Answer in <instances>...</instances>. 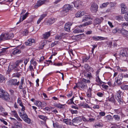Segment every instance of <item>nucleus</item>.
Masks as SVG:
<instances>
[{"mask_svg":"<svg viewBox=\"0 0 128 128\" xmlns=\"http://www.w3.org/2000/svg\"><path fill=\"white\" fill-rule=\"evenodd\" d=\"M24 66L23 60H19L16 61L14 64L13 68L16 72L22 71V68Z\"/></svg>","mask_w":128,"mask_h":128,"instance_id":"obj_1","label":"nucleus"},{"mask_svg":"<svg viewBox=\"0 0 128 128\" xmlns=\"http://www.w3.org/2000/svg\"><path fill=\"white\" fill-rule=\"evenodd\" d=\"M14 36V34L12 33L2 34L0 36V40H5L10 39L13 37Z\"/></svg>","mask_w":128,"mask_h":128,"instance_id":"obj_2","label":"nucleus"},{"mask_svg":"<svg viewBox=\"0 0 128 128\" xmlns=\"http://www.w3.org/2000/svg\"><path fill=\"white\" fill-rule=\"evenodd\" d=\"M73 8V6L70 5L69 4H66L64 5L62 8L61 13L63 16H65L66 14V13L68 12L69 10H71Z\"/></svg>","mask_w":128,"mask_h":128,"instance_id":"obj_3","label":"nucleus"},{"mask_svg":"<svg viewBox=\"0 0 128 128\" xmlns=\"http://www.w3.org/2000/svg\"><path fill=\"white\" fill-rule=\"evenodd\" d=\"M0 98L6 101H8L10 99L9 94L6 91L2 94L0 93Z\"/></svg>","mask_w":128,"mask_h":128,"instance_id":"obj_4","label":"nucleus"},{"mask_svg":"<svg viewBox=\"0 0 128 128\" xmlns=\"http://www.w3.org/2000/svg\"><path fill=\"white\" fill-rule=\"evenodd\" d=\"M23 114L22 116H20V117L26 122L28 124H30L31 122V120L28 117L27 115L26 114L22 113Z\"/></svg>","mask_w":128,"mask_h":128,"instance_id":"obj_5","label":"nucleus"},{"mask_svg":"<svg viewBox=\"0 0 128 128\" xmlns=\"http://www.w3.org/2000/svg\"><path fill=\"white\" fill-rule=\"evenodd\" d=\"M72 122H73V125L77 126L81 122V117L75 118L72 120Z\"/></svg>","mask_w":128,"mask_h":128,"instance_id":"obj_6","label":"nucleus"},{"mask_svg":"<svg viewBox=\"0 0 128 128\" xmlns=\"http://www.w3.org/2000/svg\"><path fill=\"white\" fill-rule=\"evenodd\" d=\"M98 6L96 4L92 3L90 8V10L92 12H96L97 11Z\"/></svg>","mask_w":128,"mask_h":128,"instance_id":"obj_7","label":"nucleus"},{"mask_svg":"<svg viewBox=\"0 0 128 128\" xmlns=\"http://www.w3.org/2000/svg\"><path fill=\"white\" fill-rule=\"evenodd\" d=\"M76 88L80 87L82 89H86L87 88V86L86 83L83 82H78V84L76 85Z\"/></svg>","mask_w":128,"mask_h":128,"instance_id":"obj_8","label":"nucleus"},{"mask_svg":"<svg viewBox=\"0 0 128 128\" xmlns=\"http://www.w3.org/2000/svg\"><path fill=\"white\" fill-rule=\"evenodd\" d=\"M120 93V92H118L116 95L115 97L116 99L119 102L120 104H121L123 103V100L121 97Z\"/></svg>","mask_w":128,"mask_h":128,"instance_id":"obj_9","label":"nucleus"},{"mask_svg":"<svg viewBox=\"0 0 128 128\" xmlns=\"http://www.w3.org/2000/svg\"><path fill=\"white\" fill-rule=\"evenodd\" d=\"M123 78L122 75L120 74L118 75V77L115 78L116 82L118 85H120L121 84V81Z\"/></svg>","mask_w":128,"mask_h":128,"instance_id":"obj_10","label":"nucleus"},{"mask_svg":"<svg viewBox=\"0 0 128 128\" xmlns=\"http://www.w3.org/2000/svg\"><path fill=\"white\" fill-rule=\"evenodd\" d=\"M82 2L80 1H76L74 3V6L78 9L81 8L82 5Z\"/></svg>","mask_w":128,"mask_h":128,"instance_id":"obj_11","label":"nucleus"},{"mask_svg":"<svg viewBox=\"0 0 128 128\" xmlns=\"http://www.w3.org/2000/svg\"><path fill=\"white\" fill-rule=\"evenodd\" d=\"M72 25V24L70 22L66 23L65 24L64 29L66 31L69 32L70 31V26Z\"/></svg>","mask_w":128,"mask_h":128,"instance_id":"obj_12","label":"nucleus"},{"mask_svg":"<svg viewBox=\"0 0 128 128\" xmlns=\"http://www.w3.org/2000/svg\"><path fill=\"white\" fill-rule=\"evenodd\" d=\"M9 82L11 84L15 86H18L19 85V82H17V80L16 79H12L9 80Z\"/></svg>","mask_w":128,"mask_h":128,"instance_id":"obj_13","label":"nucleus"},{"mask_svg":"<svg viewBox=\"0 0 128 128\" xmlns=\"http://www.w3.org/2000/svg\"><path fill=\"white\" fill-rule=\"evenodd\" d=\"M120 33H121L124 36H128V31L123 28H120Z\"/></svg>","mask_w":128,"mask_h":128,"instance_id":"obj_14","label":"nucleus"},{"mask_svg":"<svg viewBox=\"0 0 128 128\" xmlns=\"http://www.w3.org/2000/svg\"><path fill=\"white\" fill-rule=\"evenodd\" d=\"M103 20L104 18L102 17L96 18L94 20V23L96 25L99 24L101 23Z\"/></svg>","mask_w":128,"mask_h":128,"instance_id":"obj_15","label":"nucleus"},{"mask_svg":"<svg viewBox=\"0 0 128 128\" xmlns=\"http://www.w3.org/2000/svg\"><path fill=\"white\" fill-rule=\"evenodd\" d=\"M96 81L98 83V85L100 86H101V84L103 83V82L101 81L99 77L98 74L96 75Z\"/></svg>","mask_w":128,"mask_h":128,"instance_id":"obj_16","label":"nucleus"},{"mask_svg":"<svg viewBox=\"0 0 128 128\" xmlns=\"http://www.w3.org/2000/svg\"><path fill=\"white\" fill-rule=\"evenodd\" d=\"M84 67L87 71H89L92 72L94 71L93 69L87 64H85L84 66Z\"/></svg>","mask_w":128,"mask_h":128,"instance_id":"obj_17","label":"nucleus"},{"mask_svg":"<svg viewBox=\"0 0 128 128\" xmlns=\"http://www.w3.org/2000/svg\"><path fill=\"white\" fill-rule=\"evenodd\" d=\"M120 57H126L127 55V52L126 50L122 49L120 50Z\"/></svg>","mask_w":128,"mask_h":128,"instance_id":"obj_18","label":"nucleus"},{"mask_svg":"<svg viewBox=\"0 0 128 128\" xmlns=\"http://www.w3.org/2000/svg\"><path fill=\"white\" fill-rule=\"evenodd\" d=\"M34 39H29L27 42H25L26 45V46H30L32 43L34 42Z\"/></svg>","mask_w":128,"mask_h":128,"instance_id":"obj_19","label":"nucleus"},{"mask_svg":"<svg viewBox=\"0 0 128 128\" xmlns=\"http://www.w3.org/2000/svg\"><path fill=\"white\" fill-rule=\"evenodd\" d=\"M43 103L44 104V103L40 101H37L36 103L35 104L38 107L42 108V107H44V105L45 106H46V104L45 103L44 104H43Z\"/></svg>","mask_w":128,"mask_h":128,"instance_id":"obj_20","label":"nucleus"},{"mask_svg":"<svg viewBox=\"0 0 128 128\" xmlns=\"http://www.w3.org/2000/svg\"><path fill=\"white\" fill-rule=\"evenodd\" d=\"M46 41L45 40H43L41 41L40 43V48L42 49L44 46L46 45Z\"/></svg>","mask_w":128,"mask_h":128,"instance_id":"obj_21","label":"nucleus"},{"mask_svg":"<svg viewBox=\"0 0 128 128\" xmlns=\"http://www.w3.org/2000/svg\"><path fill=\"white\" fill-rule=\"evenodd\" d=\"M8 48H7L1 49L0 51V54L2 55L6 54L8 52L7 50Z\"/></svg>","mask_w":128,"mask_h":128,"instance_id":"obj_22","label":"nucleus"},{"mask_svg":"<svg viewBox=\"0 0 128 128\" xmlns=\"http://www.w3.org/2000/svg\"><path fill=\"white\" fill-rule=\"evenodd\" d=\"M47 15V14L46 13L43 14H42L40 16V17L38 19L37 22V23L38 24H39L40 22L45 17H46Z\"/></svg>","mask_w":128,"mask_h":128,"instance_id":"obj_23","label":"nucleus"},{"mask_svg":"<svg viewBox=\"0 0 128 128\" xmlns=\"http://www.w3.org/2000/svg\"><path fill=\"white\" fill-rule=\"evenodd\" d=\"M20 106L22 107V108L21 110L22 112H19V116H22V114H22L23 113L24 114H26L24 111L25 110V108L23 104H21L20 105Z\"/></svg>","mask_w":128,"mask_h":128,"instance_id":"obj_24","label":"nucleus"},{"mask_svg":"<svg viewBox=\"0 0 128 128\" xmlns=\"http://www.w3.org/2000/svg\"><path fill=\"white\" fill-rule=\"evenodd\" d=\"M50 32H46L43 34V37L44 38L47 39L50 36Z\"/></svg>","mask_w":128,"mask_h":128,"instance_id":"obj_25","label":"nucleus"},{"mask_svg":"<svg viewBox=\"0 0 128 128\" xmlns=\"http://www.w3.org/2000/svg\"><path fill=\"white\" fill-rule=\"evenodd\" d=\"M84 11H80L78 12L76 14L75 16L76 17H79L83 16L84 14Z\"/></svg>","mask_w":128,"mask_h":128,"instance_id":"obj_26","label":"nucleus"},{"mask_svg":"<svg viewBox=\"0 0 128 128\" xmlns=\"http://www.w3.org/2000/svg\"><path fill=\"white\" fill-rule=\"evenodd\" d=\"M21 52V50L17 48H14L12 52V54L14 55L18 54Z\"/></svg>","mask_w":128,"mask_h":128,"instance_id":"obj_27","label":"nucleus"},{"mask_svg":"<svg viewBox=\"0 0 128 128\" xmlns=\"http://www.w3.org/2000/svg\"><path fill=\"white\" fill-rule=\"evenodd\" d=\"M108 100L114 103L115 100L114 98V96L112 94L111 97H109L108 98Z\"/></svg>","mask_w":128,"mask_h":128,"instance_id":"obj_28","label":"nucleus"},{"mask_svg":"<svg viewBox=\"0 0 128 128\" xmlns=\"http://www.w3.org/2000/svg\"><path fill=\"white\" fill-rule=\"evenodd\" d=\"M92 20V19L90 17V16H88L85 15L84 16L83 18L82 19V22H85L88 21V19Z\"/></svg>","mask_w":128,"mask_h":128,"instance_id":"obj_29","label":"nucleus"},{"mask_svg":"<svg viewBox=\"0 0 128 128\" xmlns=\"http://www.w3.org/2000/svg\"><path fill=\"white\" fill-rule=\"evenodd\" d=\"M46 0H38L37 2V6L38 7L44 4L46 2Z\"/></svg>","mask_w":128,"mask_h":128,"instance_id":"obj_30","label":"nucleus"},{"mask_svg":"<svg viewBox=\"0 0 128 128\" xmlns=\"http://www.w3.org/2000/svg\"><path fill=\"white\" fill-rule=\"evenodd\" d=\"M92 24V21H89L88 22L85 23L83 24H81L79 26V28L84 27L85 26H86L90 24Z\"/></svg>","mask_w":128,"mask_h":128,"instance_id":"obj_31","label":"nucleus"},{"mask_svg":"<svg viewBox=\"0 0 128 128\" xmlns=\"http://www.w3.org/2000/svg\"><path fill=\"white\" fill-rule=\"evenodd\" d=\"M55 21V20L54 18H52L50 19L48 21V24L50 25L54 23Z\"/></svg>","mask_w":128,"mask_h":128,"instance_id":"obj_32","label":"nucleus"},{"mask_svg":"<svg viewBox=\"0 0 128 128\" xmlns=\"http://www.w3.org/2000/svg\"><path fill=\"white\" fill-rule=\"evenodd\" d=\"M84 32V29L80 30V29L78 28L76 29L73 31V32L75 33H82Z\"/></svg>","mask_w":128,"mask_h":128,"instance_id":"obj_33","label":"nucleus"},{"mask_svg":"<svg viewBox=\"0 0 128 128\" xmlns=\"http://www.w3.org/2000/svg\"><path fill=\"white\" fill-rule=\"evenodd\" d=\"M53 125L54 127L56 128H62V125H59L57 123H53Z\"/></svg>","mask_w":128,"mask_h":128,"instance_id":"obj_34","label":"nucleus"},{"mask_svg":"<svg viewBox=\"0 0 128 128\" xmlns=\"http://www.w3.org/2000/svg\"><path fill=\"white\" fill-rule=\"evenodd\" d=\"M120 28H116L113 30L112 32L114 34L116 33L117 32L119 33L120 32Z\"/></svg>","mask_w":128,"mask_h":128,"instance_id":"obj_35","label":"nucleus"},{"mask_svg":"<svg viewBox=\"0 0 128 128\" xmlns=\"http://www.w3.org/2000/svg\"><path fill=\"white\" fill-rule=\"evenodd\" d=\"M21 74H20V72H17L13 74L12 76V77L19 78Z\"/></svg>","mask_w":128,"mask_h":128,"instance_id":"obj_36","label":"nucleus"},{"mask_svg":"<svg viewBox=\"0 0 128 128\" xmlns=\"http://www.w3.org/2000/svg\"><path fill=\"white\" fill-rule=\"evenodd\" d=\"M123 18L122 16H116L115 17V19L119 21L122 20L123 19Z\"/></svg>","mask_w":128,"mask_h":128,"instance_id":"obj_37","label":"nucleus"},{"mask_svg":"<svg viewBox=\"0 0 128 128\" xmlns=\"http://www.w3.org/2000/svg\"><path fill=\"white\" fill-rule=\"evenodd\" d=\"M55 38L56 40H60L63 39L62 36V35H60L58 34L56 35V36Z\"/></svg>","mask_w":128,"mask_h":128,"instance_id":"obj_38","label":"nucleus"},{"mask_svg":"<svg viewBox=\"0 0 128 128\" xmlns=\"http://www.w3.org/2000/svg\"><path fill=\"white\" fill-rule=\"evenodd\" d=\"M94 40H100L102 37L100 36H94L92 37Z\"/></svg>","mask_w":128,"mask_h":128,"instance_id":"obj_39","label":"nucleus"},{"mask_svg":"<svg viewBox=\"0 0 128 128\" xmlns=\"http://www.w3.org/2000/svg\"><path fill=\"white\" fill-rule=\"evenodd\" d=\"M113 117L116 120L118 121L120 120V116L118 115H114Z\"/></svg>","mask_w":128,"mask_h":128,"instance_id":"obj_40","label":"nucleus"},{"mask_svg":"<svg viewBox=\"0 0 128 128\" xmlns=\"http://www.w3.org/2000/svg\"><path fill=\"white\" fill-rule=\"evenodd\" d=\"M5 78L2 75L0 74V82H2L5 80Z\"/></svg>","mask_w":128,"mask_h":128,"instance_id":"obj_41","label":"nucleus"},{"mask_svg":"<svg viewBox=\"0 0 128 128\" xmlns=\"http://www.w3.org/2000/svg\"><path fill=\"white\" fill-rule=\"evenodd\" d=\"M29 58H26L24 59V67L27 64L28 62L29 61Z\"/></svg>","mask_w":128,"mask_h":128,"instance_id":"obj_42","label":"nucleus"},{"mask_svg":"<svg viewBox=\"0 0 128 128\" xmlns=\"http://www.w3.org/2000/svg\"><path fill=\"white\" fill-rule=\"evenodd\" d=\"M128 85H122L120 87L123 90H128Z\"/></svg>","mask_w":128,"mask_h":128,"instance_id":"obj_43","label":"nucleus"},{"mask_svg":"<svg viewBox=\"0 0 128 128\" xmlns=\"http://www.w3.org/2000/svg\"><path fill=\"white\" fill-rule=\"evenodd\" d=\"M64 106V105L61 104H55L56 107L58 108H63V106Z\"/></svg>","mask_w":128,"mask_h":128,"instance_id":"obj_44","label":"nucleus"},{"mask_svg":"<svg viewBox=\"0 0 128 128\" xmlns=\"http://www.w3.org/2000/svg\"><path fill=\"white\" fill-rule=\"evenodd\" d=\"M6 61L3 58L0 59V62L1 64V66H3L6 62Z\"/></svg>","mask_w":128,"mask_h":128,"instance_id":"obj_45","label":"nucleus"},{"mask_svg":"<svg viewBox=\"0 0 128 128\" xmlns=\"http://www.w3.org/2000/svg\"><path fill=\"white\" fill-rule=\"evenodd\" d=\"M108 4L109 3L108 2L104 3L100 6V7L102 8L105 7L107 6Z\"/></svg>","mask_w":128,"mask_h":128,"instance_id":"obj_46","label":"nucleus"},{"mask_svg":"<svg viewBox=\"0 0 128 128\" xmlns=\"http://www.w3.org/2000/svg\"><path fill=\"white\" fill-rule=\"evenodd\" d=\"M106 117L108 120H111L113 119L112 117L110 115H107Z\"/></svg>","mask_w":128,"mask_h":128,"instance_id":"obj_47","label":"nucleus"},{"mask_svg":"<svg viewBox=\"0 0 128 128\" xmlns=\"http://www.w3.org/2000/svg\"><path fill=\"white\" fill-rule=\"evenodd\" d=\"M28 14L29 13L27 12L23 15V16L22 18V21L25 20L27 18V17H28Z\"/></svg>","mask_w":128,"mask_h":128,"instance_id":"obj_48","label":"nucleus"},{"mask_svg":"<svg viewBox=\"0 0 128 128\" xmlns=\"http://www.w3.org/2000/svg\"><path fill=\"white\" fill-rule=\"evenodd\" d=\"M28 30H24L22 32L24 36H26L28 35Z\"/></svg>","mask_w":128,"mask_h":128,"instance_id":"obj_49","label":"nucleus"},{"mask_svg":"<svg viewBox=\"0 0 128 128\" xmlns=\"http://www.w3.org/2000/svg\"><path fill=\"white\" fill-rule=\"evenodd\" d=\"M70 112L72 114H77L78 113V111L77 110H74L72 109L70 110Z\"/></svg>","mask_w":128,"mask_h":128,"instance_id":"obj_50","label":"nucleus"},{"mask_svg":"<svg viewBox=\"0 0 128 128\" xmlns=\"http://www.w3.org/2000/svg\"><path fill=\"white\" fill-rule=\"evenodd\" d=\"M58 43V42L57 41H55L54 42L52 43L51 44V46L52 47H53L55 45H56Z\"/></svg>","mask_w":128,"mask_h":128,"instance_id":"obj_51","label":"nucleus"},{"mask_svg":"<svg viewBox=\"0 0 128 128\" xmlns=\"http://www.w3.org/2000/svg\"><path fill=\"white\" fill-rule=\"evenodd\" d=\"M100 86H101L102 88L104 89H107L108 87V86L104 84L101 85Z\"/></svg>","mask_w":128,"mask_h":128,"instance_id":"obj_52","label":"nucleus"},{"mask_svg":"<svg viewBox=\"0 0 128 128\" xmlns=\"http://www.w3.org/2000/svg\"><path fill=\"white\" fill-rule=\"evenodd\" d=\"M38 117L44 120H46V117L44 116L39 115L38 116Z\"/></svg>","mask_w":128,"mask_h":128,"instance_id":"obj_53","label":"nucleus"},{"mask_svg":"<svg viewBox=\"0 0 128 128\" xmlns=\"http://www.w3.org/2000/svg\"><path fill=\"white\" fill-rule=\"evenodd\" d=\"M81 121H82V120L84 122H88L89 121V120L88 119H86L85 117L82 116V117H81Z\"/></svg>","mask_w":128,"mask_h":128,"instance_id":"obj_54","label":"nucleus"},{"mask_svg":"<svg viewBox=\"0 0 128 128\" xmlns=\"http://www.w3.org/2000/svg\"><path fill=\"white\" fill-rule=\"evenodd\" d=\"M96 94L98 96L100 97H102L104 95V94L100 92H98Z\"/></svg>","mask_w":128,"mask_h":128,"instance_id":"obj_55","label":"nucleus"},{"mask_svg":"<svg viewBox=\"0 0 128 128\" xmlns=\"http://www.w3.org/2000/svg\"><path fill=\"white\" fill-rule=\"evenodd\" d=\"M83 106L84 108H90L91 107L89 106V105H88V104H87L86 103H85L83 105Z\"/></svg>","mask_w":128,"mask_h":128,"instance_id":"obj_56","label":"nucleus"},{"mask_svg":"<svg viewBox=\"0 0 128 128\" xmlns=\"http://www.w3.org/2000/svg\"><path fill=\"white\" fill-rule=\"evenodd\" d=\"M18 103L19 104V105H20L22 104V102H21V99L20 98H18Z\"/></svg>","mask_w":128,"mask_h":128,"instance_id":"obj_57","label":"nucleus"},{"mask_svg":"<svg viewBox=\"0 0 128 128\" xmlns=\"http://www.w3.org/2000/svg\"><path fill=\"white\" fill-rule=\"evenodd\" d=\"M12 113L15 117L16 116H17L18 115L16 111L15 110L12 111Z\"/></svg>","mask_w":128,"mask_h":128,"instance_id":"obj_58","label":"nucleus"},{"mask_svg":"<svg viewBox=\"0 0 128 128\" xmlns=\"http://www.w3.org/2000/svg\"><path fill=\"white\" fill-rule=\"evenodd\" d=\"M100 108V107L99 105L96 104H94L93 107V108L94 109H99Z\"/></svg>","mask_w":128,"mask_h":128,"instance_id":"obj_59","label":"nucleus"},{"mask_svg":"<svg viewBox=\"0 0 128 128\" xmlns=\"http://www.w3.org/2000/svg\"><path fill=\"white\" fill-rule=\"evenodd\" d=\"M89 59V58L88 57H85L83 58L82 61H83V62H86Z\"/></svg>","mask_w":128,"mask_h":128,"instance_id":"obj_60","label":"nucleus"},{"mask_svg":"<svg viewBox=\"0 0 128 128\" xmlns=\"http://www.w3.org/2000/svg\"><path fill=\"white\" fill-rule=\"evenodd\" d=\"M124 18L126 21H128V12L125 14Z\"/></svg>","mask_w":128,"mask_h":128,"instance_id":"obj_61","label":"nucleus"},{"mask_svg":"<svg viewBox=\"0 0 128 128\" xmlns=\"http://www.w3.org/2000/svg\"><path fill=\"white\" fill-rule=\"evenodd\" d=\"M108 24L110 28H112L114 27V26L112 24V22H111L110 21H108Z\"/></svg>","mask_w":128,"mask_h":128,"instance_id":"obj_62","label":"nucleus"},{"mask_svg":"<svg viewBox=\"0 0 128 128\" xmlns=\"http://www.w3.org/2000/svg\"><path fill=\"white\" fill-rule=\"evenodd\" d=\"M102 125L101 124H96V125L94 126V127L95 128H98V127H102Z\"/></svg>","mask_w":128,"mask_h":128,"instance_id":"obj_63","label":"nucleus"},{"mask_svg":"<svg viewBox=\"0 0 128 128\" xmlns=\"http://www.w3.org/2000/svg\"><path fill=\"white\" fill-rule=\"evenodd\" d=\"M126 9H124V8H122L121 9V12L122 14H124L126 12Z\"/></svg>","mask_w":128,"mask_h":128,"instance_id":"obj_64","label":"nucleus"}]
</instances>
